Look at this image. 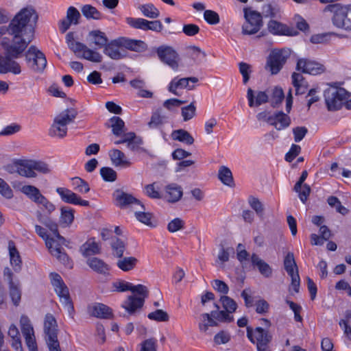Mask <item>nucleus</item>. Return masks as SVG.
<instances>
[{"label":"nucleus","instance_id":"dca6fc26","mask_svg":"<svg viewBox=\"0 0 351 351\" xmlns=\"http://www.w3.org/2000/svg\"><path fill=\"white\" fill-rule=\"evenodd\" d=\"M296 70L304 73L317 75L324 72V67L322 64L315 61L301 58L298 60Z\"/></svg>","mask_w":351,"mask_h":351},{"label":"nucleus","instance_id":"f704fd0d","mask_svg":"<svg viewBox=\"0 0 351 351\" xmlns=\"http://www.w3.org/2000/svg\"><path fill=\"white\" fill-rule=\"evenodd\" d=\"M117 263V267L123 271L132 270L137 265L138 261L134 256L120 258Z\"/></svg>","mask_w":351,"mask_h":351},{"label":"nucleus","instance_id":"9b49d317","mask_svg":"<svg viewBox=\"0 0 351 351\" xmlns=\"http://www.w3.org/2000/svg\"><path fill=\"white\" fill-rule=\"evenodd\" d=\"M247 337L252 343L256 344L258 351H271L268 344L272 340V335L268 330L261 327H256L254 330L247 327Z\"/></svg>","mask_w":351,"mask_h":351},{"label":"nucleus","instance_id":"0eeeda50","mask_svg":"<svg viewBox=\"0 0 351 351\" xmlns=\"http://www.w3.org/2000/svg\"><path fill=\"white\" fill-rule=\"evenodd\" d=\"M35 231L36 234L45 241V244L49 248L52 256H55L60 263L65 265H69V258L64 252V249L60 244L53 238H49L47 233V230L40 226H35Z\"/></svg>","mask_w":351,"mask_h":351},{"label":"nucleus","instance_id":"1a4fd4ad","mask_svg":"<svg viewBox=\"0 0 351 351\" xmlns=\"http://www.w3.org/2000/svg\"><path fill=\"white\" fill-rule=\"evenodd\" d=\"M290 51L286 49H274L267 58L265 69L271 75L278 74L285 64L290 56Z\"/></svg>","mask_w":351,"mask_h":351},{"label":"nucleus","instance_id":"39448f33","mask_svg":"<svg viewBox=\"0 0 351 351\" xmlns=\"http://www.w3.org/2000/svg\"><path fill=\"white\" fill-rule=\"evenodd\" d=\"M66 41L69 48L73 51L78 58H84L95 63H99L102 61V56L99 52L89 49L86 45L82 43L75 42L73 32L67 33L66 35Z\"/></svg>","mask_w":351,"mask_h":351},{"label":"nucleus","instance_id":"5fc2aeb1","mask_svg":"<svg viewBox=\"0 0 351 351\" xmlns=\"http://www.w3.org/2000/svg\"><path fill=\"white\" fill-rule=\"evenodd\" d=\"M239 72L243 76V84H247L252 72V66L246 62H241L239 64Z\"/></svg>","mask_w":351,"mask_h":351},{"label":"nucleus","instance_id":"603ef678","mask_svg":"<svg viewBox=\"0 0 351 351\" xmlns=\"http://www.w3.org/2000/svg\"><path fill=\"white\" fill-rule=\"evenodd\" d=\"M223 308L228 314L234 312L237 309V304L236 302L228 296L223 295L220 298Z\"/></svg>","mask_w":351,"mask_h":351},{"label":"nucleus","instance_id":"c03bdc74","mask_svg":"<svg viewBox=\"0 0 351 351\" xmlns=\"http://www.w3.org/2000/svg\"><path fill=\"white\" fill-rule=\"evenodd\" d=\"M10 20V16L5 10L0 8V40L5 36V32L8 31L7 27Z\"/></svg>","mask_w":351,"mask_h":351},{"label":"nucleus","instance_id":"de8ad7c7","mask_svg":"<svg viewBox=\"0 0 351 351\" xmlns=\"http://www.w3.org/2000/svg\"><path fill=\"white\" fill-rule=\"evenodd\" d=\"M215 307L219 309V306L215 304ZM211 316H213L217 322H231L233 321V317L230 316L227 312L224 311H212L210 312Z\"/></svg>","mask_w":351,"mask_h":351},{"label":"nucleus","instance_id":"393cba45","mask_svg":"<svg viewBox=\"0 0 351 351\" xmlns=\"http://www.w3.org/2000/svg\"><path fill=\"white\" fill-rule=\"evenodd\" d=\"M88 39L90 45L94 44L98 49L104 47L108 42V39L105 33L100 30L90 31L88 33Z\"/></svg>","mask_w":351,"mask_h":351},{"label":"nucleus","instance_id":"20e7f679","mask_svg":"<svg viewBox=\"0 0 351 351\" xmlns=\"http://www.w3.org/2000/svg\"><path fill=\"white\" fill-rule=\"evenodd\" d=\"M76 116L77 112L73 108L66 109L60 112L54 118L49 129V136L59 138L65 137L67 134V125L73 122Z\"/></svg>","mask_w":351,"mask_h":351},{"label":"nucleus","instance_id":"aec40b11","mask_svg":"<svg viewBox=\"0 0 351 351\" xmlns=\"http://www.w3.org/2000/svg\"><path fill=\"white\" fill-rule=\"evenodd\" d=\"M119 39L114 40L104 47V53L113 60H120L125 56V50L121 49Z\"/></svg>","mask_w":351,"mask_h":351},{"label":"nucleus","instance_id":"13d9d810","mask_svg":"<svg viewBox=\"0 0 351 351\" xmlns=\"http://www.w3.org/2000/svg\"><path fill=\"white\" fill-rule=\"evenodd\" d=\"M139 351H157V340L155 338H150L143 341L141 343Z\"/></svg>","mask_w":351,"mask_h":351},{"label":"nucleus","instance_id":"e433bc0d","mask_svg":"<svg viewBox=\"0 0 351 351\" xmlns=\"http://www.w3.org/2000/svg\"><path fill=\"white\" fill-rule=\"evenodd\" d=\"M119 45L129 50L138 51L141 48H143L145 43L142 40L128 39L125 38H119Z\"/></svg>","mask_w":351,"mask_h":351},{"label":"nucleus","instance_id":"72a5a7b5","mask_svg":"<svg viewBox=\"0 0 351 351\" xmlns=\"http://www.w3.org/2000/svg\"><path fill=\"white\" fill-rule=\"evenodd\" d=\"M218 323L215 319L211 316L210 313H202L201 315V322L199 323L198 327L201 332H206L209 326H217Z\"/></svg>","mask_w":351,"mask_h":351},{"label":"nucleus","instance_id":"6ab92c4d","mask_svg":"<svg viewBox=\"0 0 351 351\" xmlns=\"http://www.w3.org/2000/svg\"><path fill=\"white\" fill-rule=\"evenodd\" d=\"M267 29L271 34L274 35L295 36L298 34L296 30L274 20L268 22Z\"/></svg>","mask_w":351,"mask_h":351},{"label":"nucleus","instance_id":"774afa93","mask_svg":"<svg viewBox=\"0 0 351 351\" xmlns=\"http://www.w3.org/2000/svg\"><path fill=\"white\" fill-rule=\"evenodd\" d=\"M285 97L284 92L281 88L276 87L272 93V106L276 107L280 104Z\"/></svg>","mask_w":351,"mask_h":351},{"label":"nucleus","instance_id":"a878e982","mask_svg":"<svg viewBox=\"0 0 351 351\" xmlns=\"http://www.w3.org/2000/svg\"><path fill=\"white\" fill-rule=\"evenodd\" d=\"M251 262L254 267H257L259 272L265 277L269 278L272 274V269L257 254H253L251 256Z\"/></svg>","mask_w":351,"mask_h":351},{"label":"nucleus","instance_id":"4be33fe9","mask_svg":"<svg viewBox=\"0 0 351 351\" xmlns=\"http://www.w3.org/2000/svg\"><path fill=\"white\" fill-rule=\"evenodd\" d=\"M86 264L93 271L97 274L104 276L109 274L110 266L99 258H89L86 260Z\"/></svg>","mask_w":351,"mask_h":351},{"label":"nucleus","instance_id":"f3484780","mask_svg":"<svg viewBox=\"0 0 351 351\" xmlns=\"http://www.w3.org/2000/svg\"><path fill=\"white\" fill-rule=\"evenodd\" d=\"M199 81L196 77H182L178 78V77H174L169 84L168 90L175 95L180 96V95L177 91L178 88H187L188 90H193L194 88L193 85H191L189 82L197 83Z\"/></svg>","mask_w":351,"mask_h":351},{"label":"nucleus","instance_id":"6e6552de","mask_svg":"<svg viewBox=\"0 0 351 351\" xmlns=\"http://www.w3.org/2000/svg\"><path fill=\"white\" fill-rule=\"evenodd\" d=\"M58 324L52 314L47 313L44 319L45 341L49 351H62L58 339Z\"/></svg>","mask_w":351,"mask_h":351},{"label":"nucleus","instance_id":"69168bd1","mask_svg":"<svg viewBox=\"0 0 351 351\" xmlns=\"http://www.w3.org/2000/svg\"><path fill=\"white\" fill-rule=\"evenodd\" d=\"M164 118L165 117L161 116L158 110L153 112L151 119L148 123L149 127L150 128H158L162 124Z\"/></svg>","mask_w":351,"mask_h":351},{"label":"nucleus","instance_id":"3c124183","mask_svg":"<svg viewBox=\"0 0 351 351\" xmlns=\"http://www.w3.org/2000/svg\"><path fill=\"white\" fill-rule=\"evenodd\" d=\"M10 290V296L12 299V301L14 306H19L21 298V291L19 287V285L16 283H14L9 285Z\"/></svg>","mask_w":351,"mask_h":351},{"label":"nucleus","instance_id":"4d7b16f0","mask_svg":"<svg viewBox=\"0 0 351 351\" xmlns=\"http://www.w3.org/2000/svg\"><path fill=\"white\" fill-rule=\"evenodd\" d=\"M196 107L194 102H191L187 106L182 108V116L184 121L191 119L195 115Z\"/></svg>","mask_w":351,"mask_h":351},{"label":"nucleus","instance_id":"bf43d9fd","mask_svg":"<svg viewBox=\"0 0 351 351\" xmlns=\"http://www.w3.org/2000/svg\"><path fill=\"white\" fill-rule=\"evenodd\" d=\"M249 204L259 217H262L263 216L264 207L258 198L250 197L249 199Z\"/></svg>","mask_w":351,"mask_h":351},{"label":"nucleus","instance_id":"f03ea898","mask_svg":"<svg viewBox=\"0 0 351 351\" xmlns=\"http://www.w3.org/2000/svg\"><path fill=\"white\" fill-rule=\"evenodd\" d=\"M324 12L333 13L332 21L338 28L351 30V4L343 5L340 3H332L326 5Z\"/></svg>","mask_w":351,"mask_h":351},{"label":"nucleus","instance_id":"b1692460","mask_svg":"<svg viewBox=\"0 0 351 351\" xmlns=\"http://www.w3.org/2000/svg\"><path fill=\"white\" fill-rule=\"evenodd\" d=\"M8 250L10 259V264L15 272H19L21 269V258L15 243L10 240L8 242Z\"/></svg>","mask_w":351,"mask_h":351},{"label":"nucleus","instance_id":"6e6d98bb","mask_svg":"<svg viewBox=\"0 0 351 351\" xmlns=\"http://www.w3.org/2000/svg\"><path fill=\"white\" fill-rule=\"evenodd\" d=\"M21 331L23 335L34 333V328L30 319L26 315H22L20 319Z\"/></svg>","mask_w":351,"mask_h":351},{"label":"nucleus","instance_id":"680f3d73","mask_svg":"<svg viewBox=\"0 0 351 351\" xmlns=\"http://www.w3.org/2000/svg\"><path fill=\"white\" fill-rule=\"evenodd\" d=\"M184 228V221L180 218H175L171 220L167 225V230L170 232H176L182 230Z\"/></svg>","mask_w":351,"mask_h":351},{"label":"nucleus","instance_id":"ea45409f","mask_svg":"<svg viewBox=\"0 0 351 351\" xmlns=\"http://www.w3.org/2000/svg\"><path fill=\"white\" fill-rule=\"evenodd\" d=\"M112 254L117 258H122L126 248V244L121 239L114 237L110 243Z\"/></svg>","mask_w":351,"mask_h":351},{"label":"nucleus","instance_id":"473e14b6","mask_svg":"<svg viewBox=\"0 0 351 351\" xmlns=\"http://www.w3.org/2000/svg\"><path fill=\"white\" fill-rule=\"evenodd\" d=\"M21 192L26 195L32 202L37 204L44 195L40 190L32 185H25L21 188Z\"/></svg>","mask_w":351,"mask_h":351},{"label":"nucleus","instance_id":"052dcab7","mask_svg":"<svg viewBox=\"0 0 351 351\" xmlns=\"http://www.w3.org/2000/svg\"><path fill=\"white\" fill-rule=\"evenodd\" d=\"M80 18V13L75 8L71 6L68 8L66 12V19L72 24H78Z\"/></svg>","mask_w":351,"mask_h":351},{"label":"nucleus","instance_id":"a18cd8bd","mask_svg":"<svg viewBox=\"0 0 351 351\" xmlns=\"http://www.w3.org/2000/svg\"><path fill=\"white\" fill-rule=\"evenodd\" d=\"M60 211V222L66 226L71 225L74 219V210L68 206H62Z\"/></svg>","mask_w":351,"mask_h":351},{"label":"nucleus","instance_id":"9d476101","mask_svg":"<svg viewBox=\"0 0 351 351\" xmlns=\"http://www.w3.org/2000/svg\"><path fill=\"white\" fill-rule=\"evenodd\" d=\"M324 99L327 108L330 111L337 110L349 97L348 92L338 87H330L324 91Z\"/></svg>","mask_w":351,"mask_h":351},{"label":"nucleus","instance_id":"423d86ee","mask_svg":"<svg viewBox=\"0 0 351 351\" xmlns=\"http://www.w3.org/2000/svg\"><path fill=\"white\" fill-rule=\"evenodd\" d=\"M51 283L64 308L67 309L69 315L74 313V306L69 295V289L64 282L62 277L57 273L50 274Z\"/></svg>","mask_w":351,"mask_h":351},{"label":"nucleus","instance_id":"864d4df0","mask_svg":"<svg viewBox=\"0 0 351 351\" xmlns=\"http://www.w3.org/2000/svg\"><path fill=\"white\" fill-rule=\"evenodd\" d=\"M147 317L151 320H154L158 322H168L169 319L168 313L162 309H158L154 312L149 313L147 315Z\"/></svg>","mask_w":351,"mask_h":351},{"label":"nucleus","instance_id":"f257e3e1","mask_svg":"<svg viewBox=\"0 0 351 351\" xmlns=\"http://www.w3.org/2000/svg\"><path fill=\"white\" fill-rule=\"evenodd\" d=\"M38 16L36 10L28 6L21 9L10 19L5 36L0 40L3 55L0 54V74L8 73L19 75L20 64L15 60L21 58L34 38Z\"/></svg>","mask_w":351,"mask_h":351},{"label":"nucleus","instance_id":"58836bf2","mask_svg":"<svg viewBox=\"0 0 351 351\" xmlns=\"http://www.w3.org/2000/svg\"><path fill=\"white\" fill-rule=\"evenodd\" d=\"M218 177L221 182L225 185L232 186L234 184L232 173L230 169L226 166H221L219 168Z\"/></svg>","mask_w":351,"mask_h":351},{"label":"nucleus","instance_id":"7c9ffc66","mask_svg":"<svg viewBox=\"0 0 351 351\" xmlns=\"http://www.w3.org/2000/svg\"><path fill=\"white\" fill-rule=\"evenodd\" d=\"M110 158L112 162L115 166H126L130 165V162L126 159L125 154L117 149H114L109 152Z\"/></svg>","mask_w":351,"mask_h":351},{"label":"nucleus","instance_id":"5701e85b","mask_svg":"<svg viewBox=\"0 0 351 351\" xmlns=\"http://www.w3.org/2000/svg\"><path fill=\"white\" fill-rule=\"evenodd\" d=\"M80 252L84 257L99 254L101 253V247L97 243L95 238H90L81 247Z\"/></svg>","mask_w":351,"mask_h":351},{"label":"nucleus","instance_id":"ddd939ff","mask_svg":"<svg viewBox=\"0 0 351 351\" xmlns=\"http://www.w3.org/2000/svg\"><path fill=\"white\" fill-rule=\"evenodd\" d=\"M25 60L30 64L31 68L37 72L44 70L47 65V59L45 54L34 45L29 47L25 53Z\"/></svg>","mask_w":351,"mask_h":351},{"label":"nucleus","instance_id":"49530a36","mask_svg":"<svg viewBox=\"0 0 351 351\" xmlns=\"http://www.w3.org/2000/svg\"><path fill=\"white\" fill-rule=\"evenodd\" d=\"M125 21L130 27L134 29L147 31V20L146 19L142 18L127 17Z\"/></svg>","mask_w":351,"mask_h":351},{"label":"nucleus","instance_id":"37998d69","mask_svg":"<svg viewBox=\"0 0 351 351\" xmlns=\"http://www.w3.org/2000/svg\"><path fill=\"white\" fill-rule=\"evenodd\" d=\"M109 121L111 124L110 125H108V127L112 128L113 134L119 136L122 134L125 127L124 121L119 117H112L109 119Z\"/></svg>","mask_w":351,"mask_h":351},{"label":"nucleus","instance_id":"79ce46f5","mask_svg":"<svg viewBox=\"0 0 351 351\" xmlns=\"http://www.w3.org/2000/svg\"><path fill=\"white\" fill-rule=\"evenodd\" d=\"M284 266L289 276H293V274L298 271V266L292 252H289L285 256Z\"/></svg>","mask_w":351,"mask_h":351},{"label":"nucleus","instance_id":"4c0bfd02","mask_svg":"<svg viewBox=\"0 0 351 351\" xmlns=\"http://www.w3.org/2000/svg\"><path fill=\"white\" fill-rule=\"evenodd\" d=\"M82 14L88 19L100 20L103 18V14L94 6L86 4L82 7Z\"/></svg>","mask_w":351,"mask_h":351},{"label":"nucleus","instance_id":"412c9836","mask_svg":"<svg viewBox=\"0 0 351 351\" xmlns=\"http://www.w3.org/2000/svg\"><path fill=\"white\" fill-rule=\"evenodd\" d=\"M36 217L40 223L45 225L51 230L60 243L62 244L64 243L66 239L59 234L58 225L56 222L53 221L49 217L44 216L39 210L36 212Z\"/></svg>","mask_w":351,"mask_h":351},{"label":"nucleus","instance_id":"c9c22d12","mask_svg":"<svg viewBox=\"0 0 351 351\" xmlns=\"http://www.w3.org/2000/svg\"><path fill=\"white\" fill-rule=\"evenodd\" d=\"M16 171L19 175L27 178H35L36 176L31 160L25 161L17 165Z\"/></svg>","mask_w":351,"mask_h":351},{"label":"nucleus","instance_id":"bb28decb","mask_svg":"<svg viewBox=\"0 0 351 351\" xmlns=\"http://www.w3.org/2000/svg\"><path fill=\"white\" fill-rule=\"evenodd\" d=\"M254 97L253 90L249 88L247 92V98L250 107L259 106L268 101V95L264 91H258L256 93L255 101Z\"/></svg>","mask_w":351,"mask_h":351},{"label":"nucleus","instance_id":"c756f323","mask_svg":"<svg viewBox=\"0 0 351 351\" xmlns=\"http://www.w3.org/2000/svg\"><path fill=\"white\" fill-rule=\"evenodd\" d=\"M90 314L101 319H111L113 317L112 309L104 304H97L90 310Z\"/></svg>","mask_w":351,"mask_h":351},{"label":"nucleus","instance_id":"7ed1b4c3","mask_svg":"<svg viewBox=\"0 0 351 351\" xmlns=\"http://www.w3.org/2000/svg\"><path fill=\"white\" fill-rule=\"evenodd\" d=\"M130 288V291L133 293H136L137 295H129L122 303L121 307L129 315H133L144 305L145 298L148 297L149 291L147 287L143 285H133L131 284Z\"/></svg>","mask_w":351,"mask_h":351},{"label":"nucleus","instance_id":"4468645a","mask_svg":"<svg viewBox=\"0 0 351 351\" xmlns=\"http://www.w3.org/2000/svg\"><path fill=\"white\" fill-rule=\"evenodd\" d=\"M157 54L160 60L171 69L173 70L178 69L179 56L172 47L168 46L159 47L157 49Z\"/></svg>","mask_w":351,"mask_h":351},{"label":"nucleus","instance_id":"e2e57ef3","mask_svg":"<svg viewBox=\"0 0 351 351\" xmlns=\"http://www.w3.org/2000/svg\"><path fill=\"white\" fill-rule=\"evenodd\" d=\"M292 80H293V84L294 87L295 88L296 94H304V89L302 90V91H300V85L304 83H306L304 80V77L300 74L298 73H293L292 74Z\"/></svg>","mask_w":351,"mask_h":351},{"label":"nucleus","instance_id":"8fccbe9b","mask_svg":"<svg viewBox=\"0 0 351 351\" xmlns=\"http://www.w3.org/2000/svg\"><path fill=\"white\" fill-rule=\"evenodd\" d=\"M100 175L105 182H112L117 180V172L111 167H104L100 169Z\"/></svg>","mask_w":351,"mask_h":351},{"label":"nucleus","instance_id":"09e8293b","mask_svg":"<svg viewBox=\"0 0 351 351\" xmlns=\"http://www.w3.org/2000/svg\"><path fill=\"white\" fill-rule=\"evenodd\" d=\"M73 185L74 189L80 193H87L90 191V187L86 181L79 178L75 177L73 179Z\"/></svg>","mask_w":351,"mask_h":351},{"label":"nucleus","instance_id":"2f4dec72","mask_svg":"<svg viewBox=\"0 0 351 351\" xmlns=\"http://www.w3.org/2000/svg\"><path fill=\"white\" fill-rule=\"evenodd\" d=\"M171 137L174 141H178L187 145H192L194 143V138L191 134L183 129L174 130L171 134Z\"/></svg>","mask_w":351,"mask_h":351},{"label":"nucleus","instance_id":"f8f14e48","mask_svg":"<svg viewBox=\"0 0 351 351\" xmlns=\"http://www.w3.org/2000/svg\"><path fill=\"white\" fill-rule=\"evenodd\" d=\"M243 12L245 22L242 26V33L245 35L255 34L263 26L262 15L250 8H245Z\"/></svg>","mask_w":351,"mask_h":351},{"label":"nucleus","instance_id":"a211bd4d","mask_svg":"<svg viewBox=\"0 0 351 351\" xmlns=\"http://www.w3.org/2000/svg\"><path fill=\"white\" fill-rule=\"evenodd\" d=\"M56 192L59 194L62 200L65 203L80 205L82 206H89L90 205L88 201L82 199L81 197L75 193L66 188H57Z\"/></svg>","mask_w":351,"mask_h":351},{"label":"nucleus","instance_id":"338daca9","mask_svg":"<svg viewBox=\"0 0 351 351\" xmlns=\"http://www.w3.org/2000/svg\"><path fill=\"white\" fill-rule=\"evenodd\" d=\"M0 194L7 198L11 199L13 197V191L9 184L0 178Z\"/></svg>","mask_w":351,"mask_h":351},{"label":"nucleus","instance_id":"2eb2a0df","mask_svg":"<svg viewBox=\"0 0 351 351\" xmlns=\"http://www.w3.org/2000/svg\"><path fill=\"white\" fill-rule=\"evenodd\" d=\"M116 205L121 208L128 206H138L143 210H145V206L140 200L134 197L132 195L125 193L120 190H117L114 194Z\"/></svg>","mask_w":351,"mask_h":351},{"label":"nucleus","instance_id":"cd10ccee","mask_svg":"<svg viewBox=\"0 0 351 351\" xmlns=\"http://www.w3.org/2000/svg\"><path fill=\"white\" fill-rule=\"evenodd\" d=\"M274 123L271 124L278 130L288 128L291 124L290 117L282 111H279L272 114Z\"/></svg>","mask_w":351,"mask_h":351},{"label":"nucleus","instance_id":"c85d7f7f","mask_svg":"<svg viewBox=\"0 0 351 351\" xmlns=\"http://www.w3.org/2000/svg\"><path fill=\"white\" fill-rule=\"evenodd\" d=\"M165 191L168 202L171 203L178 202L183 195L182 187L176 183H171L166 186Z\"/></svg>","mask_w":351,"mask_h":351},{"label":"nucleus","instance_id":"a19ab883","mask_svg":"<svg viewBox=\"0 0 351 351\" xmlns=\"http://www.w3.org/2000/svg\"><path fill=\"white\" fill-rule=\"evenodd\" d=\"M138 9L145 17L149 19H156L160 15L159 10L152 3L140 5Z\"/></svg>","mask_w":351,"mask_h":351},{"label":"nucleus","instance_id":"0e129e2a","mask_svg":"<svg viewBox=\"0 0 351 351\" xmlns=\"http://www.w3.org/2000/svg\"><path fill=\"white\" fill-rule=\"evenodd\" d=\"M204 18L205 21L210 25H216L219 23V14L216 12L210 10L204 11Z\"/></svg>","mask_w":351,"mask_h":351}]
</instances>
